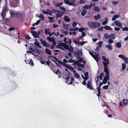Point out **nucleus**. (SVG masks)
I'll return each instance as SVG.
<instances>
[{
  "mask_svg": "<svg viewBox=\"0 0 128 128\" xmlns=\"http://www.w3.org/2000/svg\"><path fill=\"white\" fill-rule=\"evenodd\" d=\"M108 63L107 64L106 62H102V63L104 64V71L106 74V76L104 77L103 80V82L104 84H106L107 82V80H109V70L108 69V65L109 64V62L108 60Z\"/></svg>",
  "mask_w": 128,
  "mask_h": 128,
  "instance_id": "1",
  "label": "nucleus"
},
{
  "mask_svg": "<svg viewBox=\"0 0 128 128\" xmlns=\"http://www.w3.org/2000/svg\"><path fill=\"white\" fill-rule=\"evenodd\" d=\"M87 24L88 26L92 28H96L100 26V23L96 22L89 21L88 22Z\"/></svg>",
  "mask_w": 128,
  "mask_h": 128,
  "instance_id": "2",
  "label": "nucleus"
},
{
  "mask_svg": "<svg viewBox=\"0 0 128 128\" xmlns=\"http://www.w3.org/2000/svg\"><path fill=\"white\" fill-rule=\"evenodd\" d=\"M16 14L14 17L16 18L18 20H22L23 18V14L22 13L20 12H16Z\"/></svg>",
  "mask_w": 128,
  "mask_h": 128,
  "instance_id": "3",
  "label": "nucleus"
},
{
  "mask_svg": "<svg viewBox=\"0 0 128 128\" xmlns=\"http://www.w3.org/2000/svg\"><path fill=\"white\" fill-rule=\"evenodd\" d=\"M39 40L41 42V44H43L44 46L47 48H49L50 45L47 44L46 42L42 38H41L39 39Z\"/></svg>",
  "mask_w": 128,
  "mask_h": 128,
  "instance_id": "4",
  "label": "nucleus"
},
{
  "mask_svg": "<svg viewBox=\"0 0 128 128\" xmlns=\"http://www.w3.org/2000/svg\"><path fill=\"white\" fill-rule=\"evenodd\" d=\"M94 53L95 54L93 58L97 62H99L100 59L99 54H98L96 52H94Z\"/></svg>",
  "mask_w": 128,
  "mask_h": 128,
  "instance_id": "5",
  "label": "nucleus"
},
{
  "mask_svg": "<svg viewBox=\"0 0 128 128\" xmlns=\"http://www.w3.org/2000/svg\"><path fill=\"white\" fill-rule=\"evenodd\" d=\"M92 82L91 81L89 80L87 84L86 85L87 87L89 89L92 90L93 89V87L92 85Z\"/></svg>",
  "mask_w": 128,
  "mask_h": 128,
  "instance_id": "6",
  "label": "nucleus"
},
{
  "mask_svg": "<svg viewBox=\"0 0 128 128\" xmlns=\"http://www.w3.org/2000/svg\"><path fill=\"white\" fill-rule=\"evenodd\" d=\"M9 12H10V16H11V17H14L16 16V12L14 10H9Z\"/></svg>",
  "mask_w": 128,
  "mask_h": 128,
  "instance_id": "7",
  "label": "nucleus"
},
{
  "mask_svg": "<svg viewBox=\"0 0 128 128\" xmlns=\"http://www.w3.org/2000/svg\"><path fill=\"white\" fill-rule=\"evenodd\" d=\"M30 32L32 34V35L34 36V38H37L39 37L38 36L37 33L36 31H31Z\"/></svg>",
  "mask_w": 128,
  "mask_h": 128,
  "instance_id": "8",
  "label": "nucleus"
},
{
  "mask_svg": "<svg viewBox=\"0 0 128 128\" xmlns=\"http://www.w3.org/2000/svg\"><path fill=\"white\" fill-rule=\"evenodd\" d=\"M63 14L62 12H61L60 13H57L56 15L55 18H61Z\"/></svg>",
  "mask_w": 128,
  "mask_h": 128,
  "instance_id": "9",
  "label": "nucleus"
},
{
  "mask_svg": "<svg viewBox=\"0 0 128 128\" xmlns=\"http://www.w3.org/2000/svg\"><path fill=\"white\" fill-rule=\"evenodd\" d=\"M47 10L50 12H52V13H56L58 12L59 10L57 9H52L51 10H49L48 9Z\"/></svg>",
  "mask_w": 128,
  "mask_h": 128,
  "instance_id": "10",
  "label": "nucleus"
},
{
  "mask_svg": "<svg viewBox=\"0 0 128 128\" xmlns=\"http://www.w3.org/2000/svg\"><path fill=\"white\" fill-rule=\"evenodd\" d=\"M45 52L47 54L50 55H52L51 52L49 49L46 48L45 49Z\"/></svg>",
  "mask_w": 128,
  "mask_h": 128,
  "instance_id": "11",
  "label": "nucleus"
},
{
  "mask_svg": "<svg viewBox=\"0 0 128 128\" xmlns=\"http://www.w3.org/2000/svg\"><path fill=\"white\" fill-rule=\"evenodd\" d=\"M100 18V14H97V16H94V18L96 21L98 19Z\"/></svg>",
  "mask_w": 128,
  "mask_h": 128,
  "instance_id": "12",
  "label": "nucleus"
},
{
  "mask_svg": "<svg viewBox=\"0 0 128 128\" xmlns=\"http://www.w3.org/2000/svg\"><path fill=\"white\" fill-rule=\"evenodd\" d=\"M87 12V10L85 9H84L82 10L81 12V15L82 16H84Z\"/></svg>",
  "mask_w": 128,
  "mask_h": 128,
  "instance_id": "13",
  "label": "nucleus"
},
{
  "mask_svg": "<svg viewBox=\"0 0 128 128\" xmlns=\"http://www.w3.org/2000/svg\"><path fill=\"white\" fill-rule=\"evenodd\" d=\"M64 20L66 22H69L70 21V18L66 16H64Z\"/></svg>",
  "mask_w": 128,
  "mask_h": 128,
  "instance_id": "14",
  "label": "nucleus"
},
{
  "mask_svg": "<svg viewBox=\"0 0 128 128\" xmlns=\"http://www.w3.org/2000/svg\"><path fill=\"white\" fill-rule=\"evenodd\" d=\"M105 29L107 30H112V29L110 26H105L104 27Z\"/></svg>",
  "mask_w": 128,
  "mask_h": 128,
  "instance_id": "15",
  "label": "nucleus"
},
{
  "mask_svg": "<svg viewBox=\"0 0 128 128\" xmlns=\"http://www.w3.org/2000/svg\"><path fill=\"white\" fill-rule=\"evenodd\" d=\"M123 104L124 105H126L128 103V100L127 99H124L123 100Z\"/></svg>",
  "mask_w": 128,
  "mask_h": 128,
  "instance_id": "16",
  "label": "nucleus"
},
{
  "mask_svg": "<svg viewBox=\"0 0 128 128\" xmlns=\"http://www.w3.org/2000/svg\"><path fill=\"white\" fill-rule=\"evenodd\" d=\"M93 10L95 11H96L98 12H99L100 11V10L99 8L97 6H95L93 8Z\"/></svg>",
  "mask_w": 128,
  "mask_h": 128,
  "instance_id": "17",
  "label": "nucleus"
},
{
  "mask_svg": "<svg viewBox=\"0 0 128 128\" xmlns=\"http://www.w3.org/2000/svg\"><path fill=\"white\" fill-rule=\"evenodd\" d=\"M106 48H108L109 50H111L112 49V47L111 44H109L106 46Z\"/></svg>",
  "mask_w": 128,
  "mask_h": 128,
  "instance_id": "18",
  "label": "nucleus"
},
{
  "mask_svg": "<svg viewBox=\"0 0 128 128\" xmlns=\"http://www.w3.org/2000/svg\"><path fill=\"white\" fill-rule=\"evenodd\" d=\"M116 34H111L109 35V36L110 38H111L112 39H114L116 38L114 36Z\"/></svg>",
  "mask_w": 128,
  "mask_h": 128,
  "instance_id": "19",
  "label": "nucleus"
},
{
  "mask_svg": "<svg viewBox=\"0 0 128 128\" xmlns=\"http://www.w3.org/2000/svg\"><path fill=\"white\" fill-rule=\"evenodd\" d=\"M34 44L36 46H37L38 48H42V47L41 46H40L39 44V42H35L34 43Z\"/></svg>",
  "mask_w": 128,
  "mask_h": 128,
  "instance_id": "20",
  "label": "nucleus"
},
{
  "mask_svg": "<svg viewBox=\"0 0 128 128\" xmlns=\"http://www.w3.org/2000/svg\"><path fill=\"white\" fill-rule=\"evenodd\" d=\"M63 27L66 30H68L69 27V25L68 24H64Z\"/></svg>",
  "mask_w": 128,
  "mask_h": 128,
  "instance_id": "21",
  "label": "nucleus"
},
{
  "mask_svg": "<svg viewBox=\"0 0 128 128\" xmlns=\"http://www.w3.org/2000/svg\"><path fill=\"white\" fill-rule=\"evenodd\" d=\"M114 24L118 26H119V25H120L121 23V22H119V21L118 20H116L114 22Z\"/></svg>",
  "mask_w": 128,
  "mask_h": 128,
  "instance_id": "22",
  "label": "nucleus"
},
{
  "mask_svg": "<svg viewBox=\"0 0 128 128\" xmlns=\"http://www.w3.org/2000/svg\"><path fill=\"white\" fill-rule=\"evenodd\" d=\"M119 17V16L117 15H115L114 16L112 17V21L115 20L116 19L118 18Z\"/></svg>",
  "mask_w": 128,
  "mask_h": 128,
  "instance_id": "23",
  "label": "nucleus"
},
{
  "mask_svg": "<svg viewBox=\"0 0 128 128\" xmlns=\"http://www.w3.org/2000/svg\"><path fill=\"white\" fill-rule=\"evenodd\" d=\"M102 60L104 61H106V62L107 64L108 63V60H108V58H106L105 56H102ZM109 62V61H108Z\"/></svg>",
  "mask_w": 128,
  "mask_h": 128,
  "instance_id": "24",
  "label": "nucleus"
},
{
  "mask_svg": "<svg viewBox=\"0 0 128 128\" xmlns=\"http://www.w3.org/2000/svg\"><path fill=\"white\" fill-rule=\"evenodd\" d=\"M70 78H71L70 82L69 84H68V85L71 84L72 83L74 82V79L73 77H70Z\"/></svg>",
  "mask_w": 128,
  "mask_h": 128,
  "instance_id": "25",
  "label": "nucleus"
},
{
  "mask_svg": "<svg viewBox=\"0 0 128 128\" xmlns=\"http://www.w3.org/2000/svg\"><path fill=\"white\" fill-rule=\"evenodd\" d=\"M47 39L50 42L54 40L53 37L50 38V37H48Z\"/></svg>",
  "mask_w": 128,
  "mask_h": 128,
  "instance_id": "26",
  "label": "nucleus"
},
{
  "mask_svg": "<svg viewBox=\"0 0 128 128\" xmlns=\"http://www.w3.org/2000/svg\"><path fill=\"white\" fill-rule=\"evenodd\" d=\"M116 46L118 48H120L121 46V44L120 42H117L116 44Z\"/></svg>",
  "mask_w": 128,
  "mask_h": 128,
  "instance_id": "27",
  "label": "nucleus"
},
{
  "mask_svg": "<svg viewBox=\"0 0 128 128\" xmlns=\"http://www.w3.org/2000/svg\"><path fill=\"white\" fill-rule=\"evenodd\" d=\"M78 39L76 40V39H74L73 40L74 42L76 44H78L79 45V43L78 42Z\"/></svg>",
  "mask_w": 128,
  "mask_h": 128,
  "instance_id": "28",
  "label": "nucleus"
},
{
  "mask_svg": "<svg viewBox=\"0 0 128 128\" xmlns=\"http://www.w3.org/2000/svg\"><path fill=\"white\" fill-rule=\"evenodd\" d=\"M75 54L76 56L78 58H80V53L79 52H75Z\"/></svg>",
  "mask_w": 128,
  "mask_h": 128,
  "instance_id": "29",
  "label": "nucleus"
},
{
  "mask_svg": "<svg viewBox=\"0 0 128 128\" xmlns=\"http://www.w3.org/2000/svg\"><path fill=\"white\" fill-rule=\"evenodd\" d=\"M69 51L72 52L74 50L73 48L71 45L70 46V47L68 48V50Z\"/></svg>",
  "mask_w": 128,
  "mask_h": 128,
  "instance_id": "30",
  "label": "nucleus"
},
{
  "mask_svg": "<svg viewBox=\"0 0 128 128\" xmlns=\"http://www.w3.org/2000/svg\"><path fill=\"white\" fill-rule=\"evenodd\" d=\"M49 29H47V28H46L45 30V33L46 34H49L50 32H49Z\"/></svg>",
  "mask_w": 128,
  "mask_h": 128,
  "instance_id": "31",
  "label": "nucleus"
},
{
  "mask_svg": "<svg viewBox=\"0 0 128 128\" xmlns=\"http://www.w3.org/2000/svg\"><path fill=\"white\" fill-rule=\"evenodd\" d=\"M125 64H128V58L125 57V58L124 59Z\"/></svg>",
  "mask_w": 128,
  "mask_h": 128,
  "instance_id": "32",
  "label": "nucleus"
},
{
  "mask_svg": "<svg viewBox=\"0 0 128 128\" xmlns=\"http://www.w3.org/2000/svg\"><path fill=\"white\" fill-rule=\"evenodd\" d=\"M63 4L62 2H60L59 3L56 4L55 5L56 7H59Z\"/></svg>",
  "mask_w": 128,
  "mask_h": 128,
  "instance_id": "33",
  "label": "nucleus"
},
{
  "mask_svg": "<svg viewBox=\"0 0 128 128\" xmlns=\"http://www.w3.org/2000/svg\"><path fill=\"white\" fill-rule=\"evenodd\" d=\"M118 57L120 58H122V59L123 60L125 58V57H124V55L122 54H119L118 56Z\"/></svg>",
  "mask_w": 128,
  "mask_h": 128,
  "instance_id": "34",
  "label": "nucleus"
},
{
  "mask_svg": "<svg viewBox=\"0 0 128 128\" xmlns=\"http://www.w3.org/2000/svg\"><path fill=\"white\" fill-rule=\"evenodd\" d=\"M29 64L31 65L34 66L33 62L31 59H30V60Z\"/></svg>",
  "mask_w": 128,
  "mask_h": 128,
  "instance_id": "35",
  "label": "nucleus"
},
{
  "mask_svg": "<svg viewBox=\"0 0 128 128\" xmlns=\"http://www.w3.org/2000/svg\"><path fill=\"white\" fill-rule=\"evenodd\" d=\"M68 4H69L70 6H76V4H75V2H69Z\"/></svg>",
  "mask_w": 128,
  "mask_h": 128,
  "instance_id": "36",
  "label": "nucleus"
},
{
  "mask_svg": "<svg viewBox=\"0 0 128 128\" xmlns=\"http://www.w3.org/2000/svg\"><path fill=\"white\" fill-rule=\"evenodd\" d=\"M104 28L103 26H102L101 27L98 28V31H101L103 30Z\"/></svg>",
  "mask_w": 128,
  "mask_h": 128,
  "instance_id": "37",
  "label": "nucleus"
},
{
  "mask_svg": "<svg viewBox=\"0 0 128 128\" xmlns=\"http://www.w3.org/2000/svg\"><path fill=\"white\" fill-rule=\"evenodd\" d=\"M25 37L26 39L28 40H30V38H31L30 37V36L28 35L27 34H26L25 35Z\"/></svg>",
  "mask_w": 128,
  "mask_h": 128,
  "instance_id": "38",
  "label": "nucleus"
},
{
  "mask_svg": "<svg viewBox=\"0 0 128 128\" xmlns=\"http://www.w3.org/2000/svg\"><path fill=\"white\" fill-rule=\"evenodd\" d=\"M69 46L68 45L66 44L64 46V48L66 50H68V49Z\"/></svg>",
  "mask_w": 128,
  "mask_h": 128,
  "instance_id": "39",
  "label": "nucleus"
},
{
  "mask_svg": "<svg viewBox=\"0 0 128 128\" xmlns=\"http://www.w3.org/2000/svg\"><path fill=\"white\" fill-rule=\"evenodd\" d=\"M102 42H99L98 43V45L99 47L101 48Z\"/></svg>",
  "mask_w": 128,
  "mask_h": 128,
  "instance_id": "40",
  "label": "nucleus"
},
{
  "mask_svg": "<svg viewBox=\"0 0 128 128\" xmlns=\"http://www.w3.org/2000/svg\"><path fill=\"white\" fill-rule=\"evenodd\" d=\"M76 22H74L72 24V26L73 28H74L76 26Z\"/></svg>",
  "mask_w": 128,
  "mask_h": 128,
  "instance_id": "41",
  "label": "nucleus"
},
{
  "mask_svg": "<svg viewBox=\"0 0 128 128\" xmlns=\"http://www.w3.org/2000/svg\"><path fill=\"white\" fill-rule=\"evenodd\" d=\"M76 78H79L80 77V76L78 73H76V74H74Z\"/></svg>",
  "mask_w": 128,
  "mask_h": 128,
  "instance_id": "42",
  "label": "nucleus"
},
{
  "mask_svg": "<svg viewBox=\"0 0 128 128\" xmlns=\"http://www.w3.org/2000/svg\"><path fill=\"white\" fill-rule=\"evenodd\" d=\"M84 30V28L83 27L79 29V32H83Z\"/></svg>",
  "mask_w": 128,
  "mask_h": 128,
  "instance_id": "43",
  "label": "nucleus"
},
{
  "mask_svg": "<svg viewBox=\"0 0 128 128\" xmlns=\"http://www.w3.org/2000/svg\"><path fill=\"white\" fill-rule=\"evenodd\" d=\"M104 38L106 39H108V34L106 33L104 34Z\"/></svg>",
  "mask_w": 128,
  "mask_h": 128,
  "instance_id": "44",
  "label": "nucleus"
},
{
  "mask_svg": "<svg viewBox=\"0 0 128 128\" xmlns=\"http://www.w3.org/2000/svg\"><path fill=\"white\" fill-rule=\"evenodd\" d=\"M50 58H53L54 59H55V60H57V58H56V57L54 56H49L48 57V59H49Z\"/></svg>",
  "mask_w": 128,
  "mask_h": 128,
  "instance_id": "45",
  "label": "nucleus"
},
{
  "mask_svg": "<svg viewBox=\"0 0 128 128\" xmlns=\"http://www.w3.org/2000/svg\"><path fill=\"white\" fill-rule=\"evenodd\" d=\"M56 62H57L59 63L60 65H63V62H62L60 61L57 58V60H55Z\"/></svg>",
  "mask_w": 128,
  "mask_h": 128,
  "instance_id": "46",
  "label": "nucleus"
},
{
  "mask_svg": "<svg viewBox=\"0 0 128 128\" xmlns=\"http://www.w3.org/2000/svg\"><path fill=\"white\" fill-rule=\"evenodd\" d=\"M122 70H124V69L126 67V65L124 63H122Z\"/></svg>",
  "mask_w": 128,
  "mask_h": 128,
  "instance_id": "47",
  "label": "nucleus"
},
{
  "mask_svg": "<svg viewBox=\"0 0 128 128\" xmlns=\"http://www.w3.org/2000/svg\"><path fill=\"white\" fill-rule=\"evenodd\" d=\"M98 94H97V96L99 97L100 96V94L101 93L100 90H98Z\"/></svg>",
  "mask_w": 128,
  "mask_h": 128,
  "instance_id": "48",
  "label": "nucleus"
},
{
  "mask_svg": "<svg viewBox=\"0 0 128 128\" xmlns=\"http://www.w3.org/2000/svg\"><path fill=\"white\" fill-rule=\"evenodd\" d=\"M113 41L112 39L110 38L109 39V40H108V43H112L113 42Z\"/></svg>",
  "mask_w": 128,
  "mask_h": 128,
  "instance_id": "49",
  "label": "nucleus"
},
{
  "mask_svg": "<svg viewBox=\"0 0 128 128\" xmlns=\"http://www.w3.org/2000/svg\"><path fill=\"white\" fill-rule=\"evenodd\" d=\"M86 2V0H80V4L84 3Z\"/></svg>",
  "mask_w": 128,
  "mask_h": 128,
  "instance_id": "50",
  "label": "nucleus"
},
{
  "mask_svg": "<svg viewBox=\"0 0 128 128\" xmlns=\"http://www.w3.org/2000/svg\"><path fill=\"white\" fill-rule=\"evenodd\" d=\"M62 65L63 66H65V67H66L67 68H68V66H69V65H68L67 64H66L65 63H63Z\"/></svg>",
  "mask_w": 128,
  "mask_h": 128,
  "instance_id": "51",
  "label": "nucleus"
},
{
  "mask_svg": "<svg viewBox=\"0 0 128 128\" xmlns=\"http://www.w3.org/2000/svg\"><path fill=\"white\" fill-rule=\"evenodd\" d=\"M66 44L63 42H62L60 43L59 44V45L60 46H63L64 47V46L65 44Z\"/></svg>",
  "mask_w": 128,
  "mask_h": 128,
  "instance_id": "52",
  "label": "nucleus"
},
{
  "mask_svg": "<svg viewBox=\"0 0 128 128\" xmlns=\"http://www.w3.org/2000/svg\"><path fill=\"white\" fill-rule=\"evenodd\" d=\"M122 30L123 31H128V27H125L122 28Z\"/></svg>",
  "mask_w": 128,
  "mask_h": 128,
  "instance_id": "53",
  "label": "nucleus"
},
{
  "mask_svg": "<svg viewBox=\"0 0 128 128\" xmlns=\"http://www.w3.org/2000/svg\"><path fill=\"white\" fill-rule=\"evenodd\" d=\"M87 41H83L80 42V44L82 46L83 44H84L85 43H87Z\"/></svg>",
  "mask_w": 128,
  "mask_h": 128,
  "instance_id": "54",
  "label": "nucleus"
},
{
  "mask_svg": "<svg viewBox=\"0 0 128 128\" xmlns=\"http://www.w3.org/2000/svg\"><path fill=\"white\" fill-rule=\"evenodd\" d=\"M78 65L79 66H81V67H82L84 66V64H82L81 63H78Z\"/></svg>",
  "mask_w": 128,
  "mask_h": 128,
  "instance_id": "55",
  "label": "nucleus"
},
{
  "mask_svg": "<svg viewBox=\"0 0 128 128\" xmlns=\"http://www.w3.org/2000/svg\"><path fill=\"white\" fill-rule=\"evenodd\" d=\"M1 15L2 18H5V17L4 16V12L3 10H2V12Z\"/></svg>",
  "mask_w": 128,
  "mask_h": 128,
  "instance_id": "56",
  "label": "nucleus"
},
{
  "mask_svg": "<svg viewBox=\"0 0 128 128\" xmlns=\"http://www.w3.org/2000/svg\"><path fill=\"white\" fill-rule=\"evenodd\" d=\"M112 4L114 5H117L118 4V2L113 1L112 2Z\"/></svg>",
  "mask_w": 128,
  "mask_h": 128,
  "instance_id": "57",
  "label": "nucleus"
},
{
  "mask_svg": "<svg viewBox=\"0 0 128 128\" xmlns=\"http://www.w3.org/2000/svg\"><path fill=\"white\" fill-rule=\"evenodd\" d=\"M64 2L66 4H68L70 2L69 0H64Z\"/></svg>",
  "mask_w": 128,
  "mask_h": 128,
  "instance_id": "58",
  "label": "nucleus"
},
{
  "mask_svg": "<svg viewBox=\"0 0 128 128\" xmlns=\"http://www.w3.org/2000/svg\"><path fill=\"white\" fill-rule=\"evenodd\" d=\"M52 46H55L56 44V43L54 40L52 41Z\"/></svg>",
  "mask_w": 128,
  "mask_h": 128,
  "instance_id": "59",
  "label": "nucleus"
},
{
  "mask_svg": "<svg viewBox=\"0 0 128 128\" xmlns=\"http://www.w3.org/2000/svg\"><path fill=\"white\" fill-rule=\"evenodd\" d=\"M78 62H81L82 61V60H83V58H78Z\"/></svg>",
  "mask_w": 128,
  "mask_h": 128,
  "instance_id": "60",
  "label": "nucleus"
},
{
  "mask_svg": "<svg viewBox=\"0 0 128 128\" xmlns=\"http://www.w3.org/2000/svg\"><path fill=\"white\" fill-rule=\"evenodd\" d=\"M108 85H106L104 86L103 87V88L104 89L106 90L108 88Z\"/></svg>",
  "mask_w": 128,
  "mask_h": 128,
  "instance_id": "61",
  "label": "nucleus"
},
{
  "mask_svg": "<svg viewBox=\"0 0 128 128\" xmlns=\"http://www.w3.org/2000/svg\"><path fill=\"white\" fill-rule=\"evenodd\" d=\"M68 68L71 70H73V67L70 66H68Z\"/></svg>",
  "mask_w": 128,
  "mask_h": 128,
  "instance_id": "62",
  "label": "nucleus"
},
{
  "mask_svg": "<svg viewBox=\"0 0 128 128\" xmlns=\"http://www.w3.org/2000/svg\"><path fill=\"white\" fill-rule=\"evenodd\" d=\"M44 16V15L42 14H40L38 16V17L39 18H41L42 17Z\"/></svg>",
  "mask_w": 128,
  "mask_h": 128,
  "instance_id": "63",
  "label": "nucleus"
},
{
  "mask_svg": "<svg viewBox=\"0 0 128 128\" xmlns=\"http://www.w3.org/2000/svg\"><path fill=\"white\" fill-rule=\"evenodd\" d=\"M114 82L116 85H118V81L116 80L114 81Z\"/></svg>",
  "mask_w": 128,
  "mask_h": 128,
  "instance_id": "64",
  "label": "nucleus"
}]
</instances>
